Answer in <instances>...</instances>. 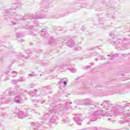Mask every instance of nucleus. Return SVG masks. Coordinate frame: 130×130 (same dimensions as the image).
I'll return each mask as SVG.
<instances>
[{
	"label": "nucleus",
	"mask_w": 130,
	"mask_h": 130,
	"mask_svg": "<svg viewBox=\"0 0 130 130\" xmlns=\"http://www.w3.org/2000/svg\"><path fill=\"white\" fill-rule=\"evenodd\" d=\"M64 85H67V82H64Z\"/></svg>",
	"instance_id": "obj_1"
}]
</instances>
